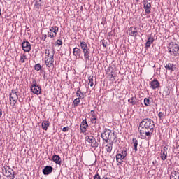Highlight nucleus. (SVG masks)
I'll list each match as a JSON object with an SVG mask.
<instances>
[{
    "label": "nucleus",
    "mask_w": 179,
    "mask_h": 179,
    "mask_svg": "<svg viewBox=\"0 0 179 179\" xmlns=\"http://www.w3.org/2000/svg\"><path fill=\"white\" fill-rule=\"evenodd\" d=\"M155 131V122L152 119H143L139 124L138 131L141 139H146V136H152Z\"/></svg>",
    "instance_id": "obj_1"
},
{
    "label": "nucleus",
    "mask_w": 179,
    "mask_h": 179,
    "mask_svg": "<svg viewBox=\"0 0 179 179\" xmlns=\"http://www.w3.org/2000/svg\"><path fill=\"white\" fill-rule=\"evenodd\" d=\"M101 138L105 141V142H108V141H114L115 140V134L111 130L108 129L106 130L102 134Z\"/></svg>",
    "instance_id": "obj_2"
},
{
    "label": "nucleus",
    "mask_w": 179,
    "mask_h": 179,
    "mask_svg": "<svg viewBox=\"0 0 179 179\" xmlns=\"http://www.w3.org/2000/svg\"><path fill=\"white\" fill-rule=\"evenodd\" d=\"M169 54L173 57H179V45L177 43H171L169 45Z\"/></svg>",
    "instance_id": "obj_3"
},
{
    "label": "nucleus",
    "mask_w": 179,
    "mask_h": 179,
    "mask_svg": "<svg viewBox=\"0 0 179 179\" xmlns=\"http://www.w3.org/2000/svg\"><path fill=\"white\" fill-rule=\"evenodd\" d=\"M3 174L10 179H15V171L8 166L3 168Z\"/></svg>",
    "instance_id": "obj_4"
},
{
    "label": "nucleus",
    "mask_w": 179,
    "mask_h": 179,
    "mask_svg": "<svg viewBox=\"0 0 179 179\" xmlns=\"http://www.w3.org/2000/svg\"><path fill=\"white\" fill-rule=\"evenodd\" d=\"M19 99V95H17V92L16 90H12L10 93V101L12 106H15L16 103H17V100Z\"/></svg>",
    "instance_id": "obj_5"
},
{
    "label": "nucleus",
    "mask_w": 179,
    "mask_h": 179,
    "mask_svg": "<svg viewBox=\"0 0 179 179\" xmlns=\"http://www.w3.org/2000/svg\"><path fill=\"white\" fill-rule=\"evenodd\" d=\"M85 140L92 148H94V149L99 148V143H97L96 138H94L93 136H87Z\"/></svg>",
    "instance_id": "obj_6"
},
{
    "label": "nucleus",
    "mask_w": 179,
    "mask_h": 179,
    "mask_svg": "<svg viewBox=\"0 0 179 179\" xmlns=\"http://www.w3.org/2000/svg\"><path fill=\"white\" fill-rule=\"evenodd\" d=\"M31 92L37 95L41 93V87L38 86V85L36 83V80H33L32 85L31 86Z\"/></svg>",
    "instance_id": "obj_7"
},
{
    "label": "nucleus",
    "mask_w": 179,
    "mask_h": 179,
    "mask_svg": "<svg viewBox=\"0 0 179 179\" xmlns=\"http://www.w3.org/2000/svg\"><path fill=\"white\" fill-rule=\"evenodd\" d=\"M127 151L123 150L121 152V153H119L116 155L117 166H120V164L122 163V160H124V159L127 157Z\"/></svg>",
    "instance_id": "obj_8"
},
{
    "label": "nucleus",
    "mask_w": 179,
    "mask_h": 179,
    "mask_svg": "<svg viewBox=\"0 0 179 179\" xmlns=\"http://www.w3.org/2000/svg\"><path fill=\"white\" fill-rule=\"evenodd\" d=\"M22 48L24 52H29L31 50V45H30L29 41H23L22 43Z\"/></svg>",
    "instance_id": "obj_9"
},
{
    "label": "nucleus",
    "mask_w": 179,
    "mask_h": 179,
    "mask_svg": "<svg viewBox=\"0 0 179 179\" xmlns=\"http://www.w3.org/2000/svg\"><path fill=\"white\" fill-rule=\"evenodd\" d=\"M58 33V27H51L50 29V31H48V37H50V38H52L57 36V34Z\"/></svg>",
    "instance_id": "obj_10"
},
{
    "label": "nucleus",
    "mask_w": 179,
    "mask_h": 179,
    "mask_svg": "<svg viewBox=\"0 0 179 179\" xmlns=\"http://www.w3.org/2000/svg\"><path fill=\"white\" fill-rule=\"evenodd\" d=\"M53 62H54V58L52 57V55H50V58L47 59L45 64L48 68H52V66H54Z\"/></svg>",
    "instance_id": "obj_11"
},
{
    "label": "nucleus",
    "mask_w": 179,
    "mask_h": 179,
    "mask_svg": "<svg viewBox=\"0 0 179 179\" xmlns=\"http://www.w3.org/2000/svg\"><path fill=\"white\" fill-rule=\"evenodd\" d=\"M87 127H88L87 122L86 121V120H83L80 124V130L83 134L86 132V128H87Z\"/></svg>",
    "instance_id": "obj_12"
},
{
    "label": "nucleus",
    "mask_w": 179,
    "mask_h": 179,
    "mask_svg": "<svg viewBox=\"0 0 179 179\" xmlns=\"http://www.w3.org/2000/svg\"><path fill=\"white\" fill-rule=\"evenodd\" d=\"M84 58L85 59V62H87L90 59V49H88L87 50H84Z\"/></svg>",
    "instance_id": "obj_13"
},
{
    "label": "nucleus",
    "mask_w": 179,
    "mask_h": 179,
    "mask_svg": "<svg viewBox=\"0 0 179 179\" xmlns=\"http://www.w3.org/2000/svg\"><path fill=\"white\" fill-rule=\"evenodd\" d=\"M150 86L152 87V89H157L159 87V86H160V83H159V81L157 80H154L153 81H152L150 83Z\"/></svg>",
    "instance_id": "obj_14"
},
{
    "label": "nucleus",
    "mask_w": 179,
    "mask_h": 179,
    "mask_svg": "<svg viewBox=\"0 0 179 179\" xmlns=\"http://www.w3.org/2000/svg\"><path fill=\"white\" fill-rule=\"evenodd\" d=\"M154 41H155V38H153L152 36H150L148 38V41L145 43L146 48H149V47H150V45H152V44H153Z\"/></svg>",
    "instance_id": "obj_15"
},
{
    "label": "nucleus",
    "mask_w": 179,
    "mask_h": 179,
    "mask_svg": "<svg viewBox=\"0 0 179 179\" xmlns=\"http://www.w3.org/2000/svg\"><path fill=\"white\" fill-rule=\"evenodd\" d=\"M150 8H152V5L150 4V3H144V9L145 10V13H148V15L150 13V10H151Z\"/></svg>",
    "instance_id": "obj_16"
},
{
    "label": "nucleus",
    "mask_w": 179,
    "mask_h": 179,
    "mask_svg": "<svg viewBox=\"0 0 179 179\" xmlns=\"http://www.w3.org/2000/svg\"><path fill=\"white\" fill-rule=\"evenodd\" d=\"M80 45L81 50H83V52L90 50L89 47L87 46V43H86V42L85 41H80Z\"/></svg>",
    "instance_id": "obj_17"
},
{
    "label": "nucleus",
    "mask_w": 179,
    "mask_h": 179,
    "mask_svg": "<svg viewBox=\"0 0 179 179\" xmlns=\"http://www.w3.org/2000/svg\"><path fill=\"white\" fill-rule=\"evenodd\" d=\"M73 55H74V57H80V49L78 48H74L73 49Z\"/></svg>",
    "instance_id": "obj_18"
},
{
    "label": "nucleus",
    "mask_w": 179,
    "mask_h": 179,
    "mask_svg": "<svg viewBox=\"0 0 179 179\" xmlns=\"http://www.w3.org/2000/svg\"><path fill=\"white\" fill-rule=\"evenodd\" d=\"M52 160L56 163V164L61 165V157H59L58 155H54L52 157Z\"/></svg>",
    "instance_id": "obj_19"
},
{
    "label": "nucleus",
    "mask_w": 179,
    "mask_h": 179,
    "mask_svg": "<svg viewBox=\"0 0 179 179\" xmlns=\"http://www.w3.org/2000/svg\"><path fill=\"white\" fill-rule=\"evenodd\" d=\"M171 179H179V173L178 171H173L171 173Z\"/></svg>",
    "instance_id": "obj_20"
},
{
    "label": "nucleus",
    "mask_w": 179,
    "mask_h": 179,
    "mask_svg": "<svg viewBox=\"0 0 179 179\" xmlns=\"http://www.w3.org/2000/svg\"><path fill=\"white\" fill-rule=\"evenodd\" d=\"M76 96L77 97H78V99H80V100H83L84 99V94L83 92H82V91H80V88H78V90L76 92Z\"/></svg>",
    "instance_id": "obj_21"
},
{
    "label": "nucleus",
    "mask_w": 179,
    "mask_h": 179,
    "mask_svg": "<svg viewBox=\"0 0 179 179\" xmlns=\"http://www.w3.org/2000/svg\"><path fill=\"white\" fill-rule=\"evenodd\" d=\"M162 152H163L161 154V159L162 160H166L167 159V150H166V148H164Z\"/></svg>",
    "instance_id": "obj_22"
},
{
    "label": "nucleus",
    "mask_w": 179,
    "mask_h": 179,
    "mask_svg": "<svg viewBox=\"0 0 179 179\" xmlns=\"http://www.w3.org/2000/svg\"><path fill=\"white\" fill-rule=\"evenodd\" d=\"M52 170H54V168L52 166H45V175L48 176V174H51L52 173Z\"/></svg>",
    "instance_id": "obj_23"
},
{
    "label": "nucleus",
    "mask_w": 179,
    "mask_h": 179,
    "mask_svg": "<svg viewBox=\"0 0 179 179\" xmlns=\"http://www.w3.org/2000/svg\"><path fill=\"white\" fill-rule=\"evenodd\" d=\"M166 69L168 71H174V64L172 63H169L165 66Z\"/></svg>",
    "instance_id": "obj_24"
},
{
    "label": "nucleus",
    "mask_w": 179,
    "mask_h": 179,
    "mask_svg": "<svg viewBox=\"0 0 179 179\" xmlns=\"http://www.w3.org/2000/svg\"><path fill=\"white\" fill-rule=\"evenodd\" d=\"M138 99H136V97L133 96L131 99H129L128 100L129 103H130V104H132V106H135V104H136V101Z\"/></svg>",
    "instance_id": "obj_25"
},
{
    "label": "nucleus",
    "mask_w": 179,
    "mask_h": 179,
    "mask_svg": "<svg viewBox=\"0 0 179 179\" xmlns=\"http://www.w3.org/2000/svg\"><path fill=\"white\" fill-rule=\"evenodd\" d=\"M133 145L134 146L135 152H138V140L136 138H133Z\"/></svg>",
    "instance_id": "obj_26"
},
{
    "label": "nucleus",
    "mask_w": 179,
    "mask_h": 179,
    "mask_svg": "<svg viewBox=\"0 0 179 179\" xmlns=\"http://www.w3.org/2000/svg\"><path fill=\"white\" fill-rule=\"evenodd\" d=\"M41 1L42 0H36V4H35V8H37L38 9H40V8H41V5H43V3H44V2H43V3H42Z\"/></svg>",
    "instance_id": "obj_27"
},
{
    "label": "nucleus",
    "mask_w": 179,
    "mask_h": 179,
    "mask_svg": "<svg viewBox=\"0 0 179 179\" xmlns=\"http://www.w3.org/2000/svg\"><path fill=\"white\" fill-rule=\"evenodd\" d=\"M129 34H130V36H132L133 37L136 36L138 35V31H136V28H134V30L131 29Z\"/></svg>",
    "instance_id": "obj_28"
},
{
    "label": "nucleus",
    "mask_w": 179,
    "mask_h": 179,
    "mask_svg": "<svg viewBox=\"0 0 179 179\" xmlns=\"http://www.w3.org/2000/svg\"><path fill=\"white\" fill-rule=\"evenodd\" d=\"M88 80H89V83L91 87H93V85H94V83H93V76H90L88 78Z\"/></svg>",
    "instance_id": "obj_29"
},
{
    "label": "nucleus",
    "mask_w": 179,
    "mask_h": 179,
    "mask_svg": "<svg viewBox=\"0 0 179 179\" xmlns=\"http://www.w3.org/2000/svg\"><path fill=\"white\" fill-rule=\"evenodd\" d=\"M34 69L35 71H41V65L40 64V63L35 64Z\"/></svg>",
    "instance_id": "obj_30"
},
{
    "label": "nucleus",
    "mask_w": 179,
    "mask_h": 179,
    "mask_svg": "<svg viewBox=\"0 0 179 179\" xmlns=\"http://www.w3.org/2000/svg\"><path fill=\"white\" fill-rule=\"evenodd\" d=\"M144 104L145 106H150V100L149 99V98H145L144 99Z\"/></svg>",
    "instance_id": "obj_31"
},
{
    "label": "nucleus",
    "mask_w": 179,
    "mask_h": 179,
    "mask_svg": "<svg viewBox=\"0 0 179 179\" xmlns=\"http://www.w3.org/2000/svg\"><path fill=\"white\" fill-rule=\"evenodd\" d=\"M80 103V98L78 97L73 101L74 106H78Z\"/></svg>",
    "instance_id": "obj_32"
},
{
    "label": "nucleus",
    "mask_w": 179,
    "mask_h": 179,
    "mask_svg": "<svg viewBox=\"0 0 179 179\" xmlns=\"http://www.w3.org/2000/svg\"><path fill=\"white\" fill-rule=\"evenodd\" d=\"M26 58V55H21L20 56V62L21 64H24V59Z\"/></svg>",
    "instance_id": "obj_33"
},
{
    "label": "nucleus",
    "mask_w": 179,
    "mask_h": 179,
    "mask_svg": "<svg viewBox=\"0 0 179 179\" xmlns=\"http://www.w3.org/2000/svg\"><path fill=\"white\" fill-rule=\"evenodd\" d=\"M41 43L44 44V41H45V35L43 34L42 36L40 37Z\"/></svg>",
    "instance_id": "obj_34"
},
{
    "label": "nucleus",
    "mask_w": 179,
    "mask_h": 179,
    "mask_svg": "<svg viewBox=\"0 0 179 179\" xmlns=\"http://www.w3.org/2000/svg\"><path fill=\"white\" fill-rule=\"evenodd\" d=\"M106 150H107V152H111L113 150V146L112 145H106Z\"/></svg>",
    "instance_id": "obj_35"
},
{
    "label": "nucleus",
    "mask_w": 179,
    "mask_h": 179,
    "mask_svg": "<svg viewBox=\"0 0 179 179\" xmlns=\"http://www.w3.org/2000/svg\"><path fill=\"white\" fill-rule=\"evenodd\" d=\"M158 117H159V120H162L163 118V117H164V113H163V112H159L158 114Z\"/></svg>",
    "instance_id": "obj_36"
},
{
    "label": "nucleus",
    "mask_w": 179,
    "mask_h": 179,
    "mask_svg": "<svg viewBox=\"0 0 179 179\" xmlns=\"http://www.w3.org/2000/svg\"><path fill=\"white\" fill-rule=\"evenodd\" d=\"M69 131V127H65L62 129L63 132H68Z\"/></svg>",
    "instance_id": "obj_37"
},
{
    "label": "nucleus",
    "mask_w": 179,
    "mask_h": 179,
    "mask_svg": "<svg viewBox=\"0 0 179 179\" xmlns=\"http://www.w3.org/2000/svg\"><path fill=\"white\" fill-rule=\"evenodd\" d=\"M56 44L57 45H62V41H61V40H59V39H58L57 41H56Z\"/></svg>",
    "instance_id": "obj_38"
},
{
    "label": "nucleus",
    "mask_w": 179,
    "mask_h": 179,
    "mask_svg": "<svg viewBox=\"0 0 179 179\" xmlns=\"http://www.w3.org/2000/svg\"><path fill=\"white\" fill-rule=\"evenodd\" d=\"M96 115H92V118H91V120H92V121L93 122H96Z\"/></svg>",
    "instance_id": "obj_39"
},
{
    "label": "nucleus",
    "mask_w": 179,
    "mask_h": 179,
    "mask_svg": "<svg viewBox=\"0 0 179 179\" xmlns=\"http://www.w3.org/2000/svg\"><path fill=\"white\" fill-rule=\"evenodd\" d=\"M102 45L103 46V47H107V45H108V43H107V42H106V41H102Z\"/></svg>",
    "instance_id": "obj_40"
},
{
    "label": "nucleus",
    "mask_w": 179,
    "mask_h": 179,
    "mask_svg": "<svg viewBox=\"0 0 179 179\" xmlns=\"http://www.w3.org/2000/svg\"><path fill=\"white\" fill-rule=\"evenodd\" d=\"M42 128L44 131H45V121L42 122Z\"/></svg>",
    "instance_id": "obj_41"
},
{
    "label": "nucleus",
    "mask_w": 179,
    "mask_h": 179,
    "mask_svg": "<svg viewBox=\"0 0 179 179\" xmlns=\"http://www.w3.org/2000/svg\"><path fill=\"white\" fill-rule=\"evenodd\" d=\"M47 127H50V122H45V128H47Z\"/></svg>",
    "instance_id": "obj_42"
},
{
    "label": "nucleus",
    "mask_w": 179,
    "mask_h": 179,
    "mask_svg": "<svg viewBox=\"0 0 179 179\" xmlns=\"http://www.w3.org/2000/svg\"><path fill=\"white\" fill-rule=\"evenodd\" d=\"M42 171H43V173L44 174V176H45V167L43 168Z\"/></svg>",
    "instance_id": "obj_43"
},
{
    "label": "nucleus",
    "mask_w": 179,
    "mask_h": 179,
    "mask_svg": "<svg viewBox=\"0 0 179 179\" xmlns=\"http://www.w3.org/2000/svg\"><path fill=\"white\" fill-rule=\"evenodd\" d=\"M2 113H3L2 109H0V118L2 117Z\"/></svg>",
    "instance_id": "obj_44"
},
{
    "label": "nucleus",
    "mask_w": 179,
    "mask_h": 179,
    "mask_svg": "<svg viewBox=\"0 0 179 179\" xmlns=\"http://www.w3.org/2000/svg\"><path fill=\"white\" fill-rule=\"evenodd\" d=\"M103 179H111V178H108L107 176H105V177L103 178Z\"/></svg>",
    "instance_id": "obj_45"
},
{
    "label": "nucleus",
    "mask_w": 179,
    "mask_h": 179,
    "mask_svg": "<svg viewBox=\"0 0 179 179\" xmlns=\"http://www.w3.org/2000/svg\"><path fill=\"white\" fill-rule=\"evenodd\" d=\"M144 3H148V0H143Z\"/></svg>",
    "instance_id": "obj_46"
},
{
    "label": "nucleus",
    "mask_w": 179,
    "mask_h": 179,
    "mask_svg": "<svg viewBox=\"0 0 179 179\" xmlns=\"http://www.w3.org/2000/svg\"><path fill=\"white\" fill-rule=\"evenodd\" d=\"M43 78H45V72L43 73Z\"/></svg>",
    "instance_id": "obj_47"
},
{
    "label": "nucleus",
    "mask_w": 179,
    "mask_h": 179,
    "mask_svg": "<svg viewBox=\"0 0 179 179\" xmlns=\"http://www.w3.org/2000/svg\"><path fill=\"white\" fill-rule=\"evenodd\" d=\"M91 113H94V111L92 110Z\"/></svg>",
    "instance_id": "obj_48"
},
{
    "label": "nucleus",
    "mask_w": 179,
    "mask_h": 179,
    "mask_svg": "<svg viewBox=\"0 0 179 179\" xmlns=\"http://www.w3.org/2000/svg\"><path fill=\"white\" fill-rule=\"evenodd\" d=\"M0 16H1V8H0Z\"/></svg>",
    "instance_id": "obj_49"
}]
</instances>
